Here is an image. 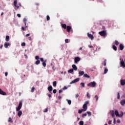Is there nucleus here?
Returning <instances> with one entry per match:
<instances>
[{
	"instance_id": "21",
	"label": "nucleus",
	"mask_w": 125,
	"mask_h": 125,
	"mask_svg": "<svg viewBox=\"0 0 125 125\" xmlns=\"http://www.w3.org/2000/svg\"><path fill=\"white\" fill-rule=\"evenodd\" d=\"M112 48L114 49V50H115V51H117L118 49V48L115 45H112Z\"/></svg>"
},
{
	"instance_id": "25",
	"label": "nucleus",
	"mask_w": 125,
	"mask_h": 125,
	"mask_svg": "<svg viewBox=\"0 0 125 125\" xmlns=\"http://www.w3.org/2000/svg\"><path fill=\"white\" fill-rule=\"evenodd\" d=\"M123 116H124V112L123 111H121V114H119V118H122L123 117Z\"/></svg>"
},
{
	"instance_id": "40",
	"label": "nucleus",
	"mask_w": 125,
	"mask_h": 125,
	"mask_svg": "<svg viewBox=\"0 0 125 125\" xmlns=\"http://www.w3.org/2000/svg\"><path fill=\"white\" fill-rule=\"evenodd\" d=\"M87 114L89 116H90L91 115V112H90V111H87Z\"/></svg>"
},
{
	"instance_id": "2",
	"label": "nucleus",
	"mask_w": 125,
	"mask_h": 125,
	"mask_svg": "<svg viewBox=\"0 0 125 125\" xmlns=\"http://www.w3.org/2000/svg\"><path fill=\"white\" fill-rule=\"evenodd\" d=\"M14 5L15 6V10H17L18 8H19L20 6H22L21 3H19L18 4H17V0H15L14 1Z\"/></svg>"
},
{
	"instance_id": "49",
	"label": "nucleus",
	"mask_w": 125,
	"mask_h": 125,
	"mask_svg": "<svg viewBox=\"0 0 125 125\" xmlns=\"http://www.w3.org/2000/svg\"><path fill=\"white\" fill-rule=\"evenodd\" d=\"M47 111H48V108H45V109L43 110V112H44V113H46V112H47Z\"/></svg>"
},
{
	"instance_id": "24",
	"label": "nucleus",
	"mask_w": 125,
	"mask_h": 125,
	"mask_svg": "<svg viewBox=\"0 0 125 125\" xmlns=\"http://www.w3.org/2000/svg\"><path fill=\"white\" fill-rule=\"evenodd\" d=\"M23 21L24 22V24H25V28H27V25H26V22H27V19L26 18H24Z\"/></svg>"
},
{
	"instance_id": "19",
	"label": "nucleus",
	"mask_w": 125,
	"mask_h": 125,
	"mask_svg": "<svg viewBox=\"0 0 125 125\" xmlns=\"http://www.w3.org/2000/svg\"><path fill=\"white\" fill-rule=\"evenodd\" d=\"M120 104H121L122 106H124V105H125V100H122L120 102Z\"/></svg>"
},
{
	"instance_id": "42",
	"label": "nucleus",
	"mask_w": 125,
	"mask_h": 125,
	"mask_svg": "<svg viewBox=\"0 0 125 125\" xmlns=\"http://www.w3.org/2000/svg\"><path fill=\"white\" fill-rule=\"evenodd\" d=\"M21 46H26V43L22 42V43H21Z\"/></svg>"
},
{
	"instance_id": "14",
	"label": "nucleus",
	"mask_w": 125,
	"mask_h": 125,
	"mask_svg": "<svg viewBox=\"0 0 125 125\" xmlns=\"http://www.w3.org/2000/svg\"><path fill=\"white\" fill-rule=\"evenodd\" d=\"M0 94L1 95H6V93L0 88Z\"/></svg>"
},
{
	"instance_id": "50",
	"label": "nucleus",
	"mask_w": 125,
	"mask_h": 125,
	"mask_svg": "<svg viewBox=\"0 0 125 125\" xmlns=\"http://www.w3.org/2000/svg\"><path fill=\"white\" fill-rule=\"evenodd\" d=\"M117 98L118 99H120V93L119 92L117 93Z\"/></svg>"
},
{
	"instance_id": "41",
	"label": "nucleus",
	"mask_w": 125,
	"mask_h": 125,
	"mask_svg": "<svg viewBox=\"0 0 125 125\" xmlns=\"http://www.w3.org/2000/svg\"><path fill=\"white\" fill-rule=\"evenodd\" d=\"M40 57H39V56H36L35 57V59L36 60H39V59H40Z\"/></svg>"
},
{
	"instance_id": "6",
	"label": "nucleus",
	"mask_w": 125,
	"mask_h": 125,
	"mask_svg": "<svg viewBox=\"0 0 125 125\" xmlns=\"http://www.w3.org/2000/svg\"><path fill=\"white\" fill-rule=\"evenodd\" d=\"M80 81V78H76L70 82V84H72V83H78Z\"/></svg>"
},
{
	"instance_id": "3",
	"label": "nucleus",
	"mask_w": 125,
	"mask_h": 125,
	"mask_svg": "<svg viewBox=\"0 0 125 125\" xmlns=\"http://www.w3.org/2000/svg\"><path fill=\"white\" fill-rule=\"evenodd\" d=\"M87 85L90 87H95V86H96V83H95V82H91L88 83Z\"/></svg>"
},
{
	"instance_id": "30",
	"label": "nucleus",
	"mask_w": 125,
	"mask_h": 125,
	"mask_svg": "<svg viewBox=\"0 0 125 125\" xmlns=\"http://www.w3.org/2000/svg\"><path fill=\"white\" fill-rule=\"evenodd\" d=\"M114 44H115V45H118V44H120V43L119 42H118V41L116 40L114 42Z\"/></svg>"
},
{
	"instance_id": "28",
	"label": "nucleus",
	"mask_w": 125,
	"mask_h": 125,
	"mask_svg": "<svg viewBox=\"0 0 125 125\" xmlns=\"http://www.w3.org/2000/svg\"><path fill=\"white\" fill-rule=\"evenodd\" d=\"M41 63V61L39 60H37V61L35 62L36 65H39Z\"/></svg>"
},
{
	"instance_id": "64",
	"label": "nucleus",
	"mask_w": 125,
	"mask_h": 125,
	"mask_svg": "<svg viewBox=\"0 0 125 125\" xmlns=\"http://www.w3.org/2000/svg\"><path fill=\"white\" fill-rule=\"evenodd\" d=\"M2 47H3V45L2 44L0 46V48L1 49V48H2Z\"/></svg>"
},
{
	"instance_id": "4",
	"label": "nucleus",
	"mask_w": 125,
	"mask_h": 125,
	"mask_svg": "<svg viewBox=\"0 0 125 125\" xmlns=\"http://www.w3.org/2000/svg\"><path fill=\"white\" fill-rule=\"evenodd\" d=\"M99 35H100V36H102V37H105V36L107 35V34L106 33V31L105 30H103L101 32H99Z\"/></svg>"
},
{
	"instance_id": "60",
	"label": "nucleus",
	"mask_w": 125,
	"mask_h": 125,
	"mask_svg": "<svg viewBox=\"0 0 125 125\" xmlns=\"http://www.w3.org/2000/svg\"><path fill=\"white\" fill-rule=\"evenodd\" d=\"M58 98L59 99H61V98H62V97H61V95H60V96H59L58 97Z\"/></svg>"
},
{
	"instance_id": "27",
	"label": "nucleus",
	"mask_w": 125,
	"mask_h": 125,
	"mask_svg": "<svg viewBox=\"0 0 125 125\" xmlns=\"http://www.w3.org/2000/svg\"><path fill=\"white\" fill-rule=\"evenodd\" d=\"M62 27L63 28V29H66V28H67V25H66V24H62Z\"/></svg>"
},
{
	"instance_id": "56",
	"label": "nucleus",
	"mask_w": 125,
	"mask_h": 125,
	"mask_svg": "<svg viewBox=\"0 0 125 125\" xmlns=\"http://www.w3.org/2000/svg\"><path fill=\"white\" fill-rule=\"evenodd\" d=\"M17 16L18 17H19V18H20L21 17V15H20V14H18Z\"/></svg>"
},
{
	"instance_id": "55",
	"label": "nucleus",
	"mask_w": 125,
	"mask_h": 125,
	"mask_svg": "<svg viewBox=\"0 0 125 125\" xmlns=\"http://www.w3.org/2000/svg\"><path fill=\"white\" fill-rule=\"evenodd\" d=\"M40 60H41V61L42 62H43V58H40Z\"/></svg>"
},
{
	"instance_id": "16",
	"label": "nucleus",
	"mask_w": 125,
	"mask_h": 125,
	"mask_svg": "<svg viewBox=\"0 0 125 125\" xmlns=\"http://www.w3.org/2000/svg\"><path fill=\"white\" fill-rule=\"evenodd\" d=\"M119 48L120 50H123L124 48H125V46H124V44H120L119 45Z\"/></svg>"
},
{
	"instance_id": "62",
	"label": "nucleus",
	"mask_w": 125,
	"mask_h": 125,
	"mask_svg": "<svg viewBox=\"0 0 125 125\" xmlns=\"http://www.w3.org/2000/svg\"><path fill=\"white\" fill-rule=\"evenodd\" d=\"M7 75H8V73L5 72V76L6 77H7Z\"/></svg>"
},
{
	"instance_id": "7",
	"label": "nucleus",
	"mask_w": 125,
	"mask_h": 125,
	"mask_svg": "<svg viewBox=\"0 0 125 125\" xmlns=\"http://www.w3.org/2000/svg\"><path fill=\"white\" fill-rule=\"evenodd\" d=\"M71 30H72V27L70 26H66V31L68 33H70L71 32Z\"/></svg>"
},
{
	"instance_id": "58",
	"label": "nucleus",
	"mask_w": 125,
	"mask_h": 125,
	"mask_svg": "<svg viewBox=\"0 0 125 125\" xmlns=\"http://www.w3.org/2000/svg\"><path fill=\"white\" fill-rule=\"evenodd\" d=\"M62 91H63V90H62V89L59 90V93H61V92H62Z\"/></svg>"
},
{
	"instance_id": "17",
	"label": "nucleus",
	"mask_w": 125,
	"mask_h": 125,
	"mask_svg": "<svg viewBox=\"0 0 125 125\" xmlns=\"http://www.w3.org/2000/svg\"><path fill=\"white\" fill-rule=\"evenodd\" d=\"M72 69L74 70V71H77V70H78V67H77V66L75 64H73L72 65Z\"/></svg>"
},
{
	"instance_id": "59",
	"label": "nucleus",
	"mask_w": 125,
	"mask_h": 125,
	"mask_svg": "<svg viewBox=\"0 0 125 125\" xmlns=\"http://www.w3.org/2000/svg\"><path fill=\"white\" fill-rule=\"evenodd\" d=\"M31 34H27L25 35L26 37H29V36H30Z\"/></svg>"
},
{
	"instance_id": "15",
	"label": "nucleus",
	"mask_w": 125,
	"mask_h": 125,
	"mask_svg": "<svg viewBox=\"0 0 125 125\" xmlns=\"http://www.w3.org/2000/svg\"><path fill=\"white\" fill-rule=\"evenodd\" d=\"M87 36L89 39H91V40H93L94 39V37L92 34H90L89 33H87Z\"/></svg>"
},
{
	"instance_id": "12",
	"label": "nucleus",
	"mask_w": 125,
	"mask_h": 125,
	"mask_svg": "<svg viewBox=\"0 0 125 125\" xmlns=\"http://www.w3.org/2000/svg\"><path fill=\"white\" fill-rule=\"evenodd\" d=\"M53 89V88L52 87V86L50 85L49 87H48V90L50 92V93H52Z\"/></svg>"
},
{
	"instance_id": "36",
	"label": "nucleus",
	"mask_w": 125,
	"mask_h": 125,
	"mask_svg": "<svg viewBox=\"0 0 125 125\" xmlns=\"http://www.w3.org/2000/svg\"><path fill=\"white\" fill-rule=\"evenodd\" d=\"M80 84H81L82 87H84V86H85V85H84V83H80Z\"/></svg>"
},
{
	"instance_id": "46",
	"label": "nucleus",
	"mask_w": 125,
	"mask_h": 125,
	"mask_svg": "<svg viewBox=\"0 0 125 125\" xmlns=\"http://www.w3.org/2000/svg\"><path fill=\"white\" fill-rule=\"evenodd\" d=\"M86 113H84L82 115V118H84V117H86Z\"/></svg>"
},
{
	"instance_id": "9",
	"label": "nucleus",
	"mask_w": 125,
	"mask_h": 125,
	"mask_svg": "<svg viewBox=\"0 0 125 125\" xmlns=\"http://www.w3.org/2000/svg\"><path fill=\"white\" fill-rule=\"evenodd\" d=\"M10 45H11V44L8 42H5L4 44V46L5 48H7V47H8V46H10Z\"/></svg>"
},
{
	"instance_id": "32",
	"label": "nucleus",
	"mask_w": 125,
	"mask_h": 125,
	"mask_svg": "<svg viewBox=\"0 0 125 125\" xmlns=\"http://www.w3.org/2000/svg\"><path fill=\"white\" fill-rule=\"evenodd\" d=\"M108 72V69H107V68H105L104 69V74H107V73Z\"/></svg>"
},
{
	"instance_id": "33",
	"label": "nucleus",
	"mask_w": 125,
	"mask_h": 125,
	"mask_svg": "<svg viewBox=\"0 0 125 125\" xmlns=\"http://www.w3.org/2000/svg\"><path fill=\"white\" fill-rule=\"evenodd\" d=\"M83 112V109H79L78 110V113L79 114H82V112Z\"/></svg>"
},
{
	"instance_id": "5",
	"label": "nucleus",
	"mask_w": 125,
	"mask_h": 125,
	"mask_svg": "<svg viewBox=\"0 0 125 125\" xmlns=\"http://www.w3.org/2000/svg\"><path fill=\"white\" fill-rule=\"evenodd\" d=\"M80 61H81V58L76 57L74 58V62L75 64H78V62H80Z\"/></svg>"
},
{
	"instance_id": "47",
	"label": "nucleus",
	"mask_w": 125,
	"mask_h": 125,
	"mask_svg": "<svg viewBox=\"0 0 125 125\" xmlns=\"http://www.w3.org/2000/svg\"><path fill=\"white\" fill-rule=\"evenodd\" d=\"M79 125H83V121H80L79 122Z\"/></svg>"
},
{
	"instance_id": "34",
	"label": "nucleus",
	"mask_w": 125,
	"mask_h": 125,
	"mask_svg": "<svg viewBox=\"0 0 125 125\" xmlns=\"http://www.w3.org/2000/svg\"><path fill=\"white\" fill-rule=\"evenodd\" d=\"M57 83L56 82V81H54V82L53 83V86H54V87L56 86Z\"/></svg>"
},
{
	"instance_id": "61",
	"label": "nucleus",
	"mask_w": 125,
	"mask_h": 125,
	"mask_svg": "<svg viewBox=\"0 0 125 125\" xmlns=\"http://www.w3.org/2000/svg\"><path fill=\"white\" fill-rule=\"evenodd\" d=\"M79 94H76V95H75L76 98H78V97H79Z\"/></svg>"
},
{
	"instance_id": "51",
	"label": "nucleus",
	"mask_w": 125,
	"mask_h": 125,
	"mask_svg": "<svg viewBox=\"0 0 125 125\" xmlns=\"http://www.w3.org/2000/svg\"><path fill=\"white\" fill-rule=\"evenodd\" d=\"M57 92V90L55 89L53 90V93L54 94L56 93Z\"/></svg>"
},
{
	"instance_id": "29",
	"label": "nucleus",
	"mask_w": 125,
	"mask_h": 125,
	"mask_svg": "<svg viewBox=\"0 0 125 125\" xmlns=\"http://www.w3.org/2000/svg\"><path fill=\"white\" fill-rule=\"evenodd\" d=\"M8 123H13V121H12V119H11V118H9V119H8Z\"/></svg>"
},
{
	"instance_id": "37",
	"label": "nucleus",
	"mask_w": 125,
	"mask_h": 125,
	"mask_svg": "<svg viewBox=\"0 0 125 125\" xmlns=\"http://www.w3.org/2000/svg\"><path fill=\"white\" fill-rule=\"evenodd\" d=\"M42 65L44 66V67H46V63H45V62H43L42 63Z\"/></svg>"
},
{
	"instance_id": "20",
	"label": "nucleus",
	"mask_w": 125,
	"mask_h": 125,
	"mask_svg": "<svg viewBox=\"0 0 125 125\" xmlns=\"http://www.w3.org/2000/svg\"><path fill=\"white\" fill-rule=\"evenodd\" d=\"M83 78H86L87 79H89L90 78V76L89 75H87V74H84Z\"/></svg>"
},
{
	"instance_id": "54",
	"label": "nucleus",
	"mask_w": 125,
	"mask_h": 125,
	"mask_svg": "<svg viewBox=\"0 0 125 125\" xmlns=\"http://www.w3.org/2000/svg\"><path fill=\"white\" fill-rule=\"evenodd\" d=\"M117 123L118 124H121V120H117Z\"/></svg>"
},
{
	"instance_id": "63",
	"label": "nucleus",
	"mask_w": 125,
	"mask_h": 125,
	"mask_svg": "<svg viewBox=\"0 0 125 125\" xmlns=\"http://www.w3.org/2000/svg\"><path fill=\"white\" fill-rule=\"evenodd\" d=\"M21 30H22V31H25V27H22Z\"/></svg>"
},
{
	"instance_id": "10",
	"label": "nucleus",
	"mask_w": 125,
	"mask_h": 125,
	"mask_svg": "<svg viewBox=\"0 0 125 125\" xmlns=\"http://www.w3.org/2000/svg\"><path fill=\"white\" fill-rule=\"evenodd\" d=\"M82 110H83V112H85L87 110V105L86 104L83 105Z\"/></svg>"
},
{
	"instance_id": "53",
	"label": "nucleus",
	"mask_w": 125,
	"mask_h": 125,
	"mask_svg": "<svg viewBox=\"0 0 125 125\" xmlns=\"http://www.w3.org/2000/svg\"><path fill=\"white\" fill-rule=\"evenodd\" d=\"M108 125H111L112 124V120H109L108 122Z\"/></svg>"
},
{
	"instance_id": "13",
	"label": "nucleus",
	"mask_w": 125,
	"mask_h": 125,
	"mask_svg": "<svg viewBox=\"0 0 125 125\" xmlns=\"http://www.w3.org/2000/svg\"><path fill=\"white\" fill-rule=\"evenodd\" d=\"M120 84L121 85H125V80H120Z\"/></svg>"
},
{
	"instance_id": "1",
	"label": "nucleus",
	"mask_w": 125,
	"mask_h": 125,
	"mask_svg": "<svg viewBox=\"0 0 125 125\" xmlns=\"http://www.w3.org/2000/svg\"><path fill=\"white\" fill-rule=\"evenodd\" d=\"M22 108V102L21 101L19 102V105L18 107H16V111L18 112V116L19 117H21L22 115V111L20 110V109Z\"/></svg>"
},
{
	"instance_id": "52",
	"label": "nucleus",
	"mask_w": 125,
	"mask_h": 125,
	"mask_svg": "<svg viewBox=\"0 0 125 125\" xmlns=\"http://www.w3.org/2000/svg\"><path fill=\"white\" fill-rule=\"evenodd\" d=\"M68 87H66V86H64L63 88V90H65V89H67Z\"/></svg>"
},
{
	"instance_id": "23",
	"label": "nucleus",
	"mask_w": 125,
	"mask_h": 125,
	"mask_svg": "<svg viewBox=\"0 0 125 125\" xmlns=\"http://www.w3.org/2000/svg\"><path fill=\"white\" fill-rule=\"evenodd\" d=\"M68 73H70V74H72L73 73V74H74V69H70L68 71Z\"/></svg>"
},
{
	"instance_id": "26",
	"label": "nucleus",
	"mask_w": 125,
	"mask_h": 125,
	"mask_svg": "<svg viewBox=\"0 0 125 125\" xmlns=\"http://www.w3.org/2000/svg\"><path fill=\"white\" fill-rule=\"evenodd\" d=\"M5 41L6 42H9V36H6Z\"/></svg>"
},
{
	"instance_id": "45",
	"label": "nucleus",
	"mask_w": 125,
	"mask_h": 125,
	"mask_svg": "<svg viewBox=\"0 0 125 125\" xmlns=\"http://www.w3.org/2000/svg\"><path fill=\"white\" fill-rule=\"evenodd\" d=\"M35 91V87H32L31 88V92H34Z\"/></svg>"
},
{
	"instance_id": "22",
	"label": "nucleus",
	"mask_w": 125,
	"mask_h": 125,
	"mask_svg": "<svg viewBox=\"0 0 125 125\" xmlns=\"http://www.w3.org/2000/svg\"><path fill=\"white\" fill-rule=\"evenodd\" d=\"M115 114L116 115V117H119V111H118V110H115Z\"/></svg>"
},
{
	"instance_id": "57",
	"label": "nucleus",
	"mask_w": 125,
	"mask_h": 125,
	"mask_svg": "<svg viewBox=\"0 0 125 125\" xmlns=\"http://www.w3.org/2000/svg\"><path fill=\"white\" fill-rule=\"evenodd\" d=\"M28 39L29 41H32V38L31 37H28Z\"/></svg>"
},
{
	"instance_id": "8",
	"label": "nucleus",
	"mask_w": 125,
	"mask_h": 125,
	"mask_svg": "<svg viewBox=\"0 0 125 125\" xmlns=\"http://www.w3.org/2000/svg\"><path fill=\"white\" fill-rule=\"evenodd\" d=\"M121 67H123V68H125V64L124 60H122L120 62Z\"/></svg>"
},
{
	"instance_id": "48",
	"label": "nucleus",
	"mask_w": 125,
	"mask_h": 125,
	"mask_svg": "<svg viewBox=\"0 0 125 125\" xmlns=\"http://www.w3.org/2000/svg\"><path fill=\"white\" fill-rule=\"evenodd\" d=\"M87 98H90V95H89V93H88V92L87 93Z\"/></svg>"
},
{
	"instance_id": "38",
	"label": "nucleus",
	"mask_w": 125,
	"mask_h": 125,
	"mask_svg": "<svg viewBox=\"0 0 125 125\" xmlns=\"http://www.w3.org/2000/svg\"><path fill=\"white\" fill-rule=\"evenodd\" d=\"M106 59H105L104 61V66H106Z\"/></svg>"
},
{
	"instance_id": "11",
	"label": "nucleus",
	"mask_w": 125,
	"mask_h": 125,
	"mask_svg": "<svg viewBox=\"0 0 125 125\" xmlns=\"http://www.w3.org/2000/svg\"><path fill=\"white\" fill-rule=\"evenodd\" d=\"M84 75V72L83 71L80 70L79 71V77H82Z\"/></svg>"
},
{
	"instance_id": "44",
	"label": "nucleus",
	"mask_w": 125,
	"mask_h": 125,
	"mask_svg": "<svg viewBox=\"0 0 125 125\" xmlns=\"http://www.w3.org/2000/svg\"><path fill=\"white\" fill-rule=\"evenodd\" d=\"M65 43H69V39H65Z\"/></svg>"
},
{
	"instance_id": "39",
	"label": "nucleus",
	"mask_w": 125,
	"mask_h": 125,
	"mask_svg": "<svg viewBox=\"0 0 125 125\" xmlns=\"http://www.w3.org/2000/svg\"><path fill=\"white\" fill-rule=\"evenodd\" d=\"M46 19H47V21H49V20H50V17H49V16H46Z\"/></svg>"
},
{
	"instance_id": "35",
	"label": "nucleus",
	"mask_w": 125,
	"mask_h": 125,
	"mask_svg": "<svg viewBox=\"0 0 125 125\" xmlns=\"http://www.w3.org/2000/svg\"><path fill=\"white\" fill-rule=\"evenodd\" d=\"M95 99H96V101L97 102L98 101V96L95 95L94 97Z\"/></svg>"
},
{
	"instance_id": "43",
	"label": "nucleus",
	"mask_w": 125,
	"mask_h": 125,
	"mask_svg": "<svg viewBox=\"0 0 125 125\" xmlns=\"http://www.w3.org/2000/svg\"><path fill=\"white\" fill-rule=\"evenodd\" d=\"M89 103V102H88V101H87L85 102V103L84 104V105H86L87 106V104H88Z\"/></svg>"
},
{
	"instance_id": "31",
	"label": "nucleus",
	"mask_w": 125,
	"mask_h": 125,
	"mask_svg": "<svg viewBox=\"0 0 125 125\" xmlns=\"http://www.w3.org/2000/svg\"><path fill=\"white\" fill-rule=\"evenodd\" d=\"M67 101V103L69 105H71V103H72V101H71L70 100H66Z\"/></svg>"
},
{
	"instance_id": "18",
	"label": "nucleus",
	"mask_w": 125,
	"mask_h": 125,
	"mask_svg": "<svg viewBox=\"0 0 125 125\" xmlns=\"http://www.w3.org/2000/svg\"><path fill=\"white\" fill-rule=\"evenodd\" d=\"M110 114L112 116V118H114L115 117V112L114 111V110H111L110 111Z\"/></svg>"
}]
</instances>
